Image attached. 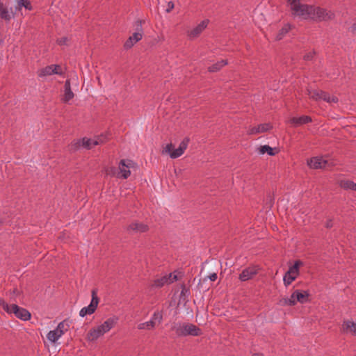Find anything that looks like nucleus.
<instances>
[{
    "label": "nucleus",
    "instance_id": "obj_1",
    "mask_svg": "<svg viewBox=\"0 0 356 356\" xmlns=\"http://www.w3.org/2000/svg\"><path fill=\"white\" fill-rule=\"evenodd\" d=\"M293 17L302 19L327 21L334 17V14L324 8L304 3L301 0H287Z\"/></svg>",
    "mask_w": 356,
    "mask_h": 356
},
{
    "label": "nucleus",
    "instance_id": "obj_2",
    "mask_svg": "<svg viewBox=\"0 0 356 356\" xmlns=\"http://www.w3.org/2000/svg\"><path fill=\"white\" fill-rule=\"evenodd\" d=\"M118 321L117 318H109L105 321L102 324L91 329L87 334V339L90 341L97 340L100 337L103 336L105 333L110 331Z\"/></svg>",
    "mask_w": 356,
    "mask_h": 356
},
{
    "label": "nucleus",
    "instance_id": "obj_3",
    "mask_svg": "<svg viewBox=\"0 0 356 356\" xmlns=\"http://www.w3.org/2000/svg\"><path fill=\"white\" fill-rule=\"evenodd\" d=\"M172 330L179 337L199 336L202 334L201 330L197 326L189 323L179 322L174 323Z\"/></svg>",
    "mask_w": 356,
    "mask_h": 356
},
{
    "label": "nucleus",
    "instance_id": "obj_4",
    "mask_svg": "<svg viewBox=\"0 0 356 356\" xmlns=\"http://www.w3.org/2000/svg\"><path fill=\"white\" fill-rule=\"evenodd\" d=\"M188 143L189 138H185L181 142L178 148H175L172 144H168L165 147L163 152L169 154L172 159H177L184 154L188 147Z\"/></svg>",
    "mask_w": 356,
    "mask_h": 356
},
{
    "label": "nucleus",
    "instance_id": "obj_5",
    "mask_svg": "<svg viewBox=\"0 0 356 356\" xmlns=\"http://www.w3.org/2000/svg\"><path fill=\"white\" fill-rule=\"evenodd\" d=\"M3 308L8 313L14 314L17 318L23 321H27L31 317V314L26 309L19 307L15 304L8 305L3 302Z\"/></svg>",
    "mask_w": 356,
    "mask_h": 356
},
{
    "label": "nucleus",
    "instance_id": "obj_6",
    "mask_svg": "<svg viewBox=\"0 0 356 356\" xmlns=\"http://www.w3.org/2000/svg\"><path fill=\"white\" fill-rule=\"evenodd\" d=\"M105 140L106 137L104 136H99L94 139L84 138L81 140H79L74 143V149L79 148L80 146H83L87 149H90L95 145L103 143Z\"/></svg>",
    "mask_w": 356,
    "mask_h": 356
},
{
    "label": "nucleus",
    "instance_id": "obj_7",
    "mask_svg": "<svg viewBox=\"0 0 356 356\" xmlns=\"http://www.w3.org/2000/svg\"><path fill=\"white\" fill-rule=\"evenodd\" d=\"M99 298L97 296L96 291L93 290L92 291V300L90 304L87 306L83 307L79 312V316L81 317H84L86 315H90L93 314L98 305Z\"/></svg>",
    "mask_w": 356,
    "mask_h": 356
},
{
    "label": "nucleus",
    "instance_id": "obj_8",
    "mask_svg": "<svg viewBox=\"0 0 356 356\" xmlns=\"http://www.w3.org/2000/svg\"><path fill=\"white\" fill-rule=\"evenodd\" d=\"M137 32L134 33L131 35L129 39L124 43V47L126 49H129L134 46L137 42L140 40L143 37V31H142V23L141 21H138L137 22Z\"/></svg>",
    "mask_w": 356,
    "mask_h": 356
},
{
    "label": "nucleus",
    "instance_id": "obj_9",
    "mask_svg": "<svg viewBox=\"0 0 356 356\" xmlns=\"http://www.w3.org/2000/svg\"><path fill=\"white\" fill-rule=\"evenodd\" d=\"M134 165V163L131 160H121L119 163L118 168L120 172L118 175V177L123 179L128 178L131 174L130 168H132Z\"/></svg>",
    "mask_w": 356,
    "mask_h": 356
},
{
    "label": "nucleus",
    "instance_id": "obj_10",
    "mask_svg": "<svg viewBox=\"0 0 356 356\" xmlns=\"http://www.w3.org/2000/svg\"><path fill=\"white\" fill-rule=\"evenodd\" d=\"M63 69L60 65H51L44 68H42L38 72V76L40 77H44L52 74H63Z\"/></svg>",
    "mask_w": 356,
    "mask_h": 356
},
{
    "label": "nucleus",
    "instance_id": "obj_11",
    "mask_svg": "<svg viewBox=\"0 0 356 356\" xmlns=\"http://www.w3.org/2000/svg\"><path fill=\"white\" fill-rule=\"evenodd\" d=\"M308 165L314 169L327 168L330 166V162L323 157L316 156L307 162Z\"/></svg>",
    "mask_w": 356,
    "mask_h": 356
},
{
    "label": "nucleus",
    "instance_id": "obj_12",
    "mask_svg": "<svg viewBox=\"0 0 356 356\" xmlns=\"http://www.w3.org/2000/svg\"><path fill=\"white\" fill-rule=\"evenodd\" d=\"M147 229V225L138 221L131 222L127 227V232L131 234L143 233L146 232Z\"/></svg>",
    "mask_w": 356,
    "mask_h": 356
},
{
    "label": "nucleus",
    "instance_id": "obj_13",
    "mask_svg": "<svg viewBox=\"0 0 356 356\" xmlns=\"http://www.w3.org/2000/svg\"><path fill=\"white\" fill-rule=\"evenodd\" d=\"M209 20H203L199 24H197L194 29H193L189 33L188 36L190 38H195L197 37L207 26Z\"/></svg>",
    "mask_w": 356,
    "mask_h": 356
},
{
    "label": "nucleus",
    "instance_id": "obj_14",
    "mask_svg": "<svg viewBox=\"0 0 356 356\" xmlns=\"http://www.w3.org/2000/svg\"><path fill=\"white\" fill-rule=\"evenodd\" d=\"M258 269L256 267H248L244 269L239 275L241 281H247L253 277L257 273Z\"/></svg>",
    "mask_w": 356,
    "mask_h": 356
},
{
    "label": "nucleus",
    "instance_id": "obj_15",
    "mask_svg": "<svg viewBox=\"0 0 356 356\" xmlns=\"http://www.w3.org/2000/svg\"><path fill=\"white\" fill-rule=\"evenodd\" d=\"M272 128V126L268 124H261L258 125L257 127H251L248 130V134L250 135L258 134L260 133L266 132L270 130Z\"/></svg>",
    "mask_w": 356,
    "mask_h": 356
},
{
    "label": "nucleus",
    "instance_id": "obj_16",
    "mask_svg": "<svg viewBox=\"0 0 356 356\" xmlns=\"http://www.w3.org/2000/svg\"><path fill=\"white\" fill-rule=\"evenodd\" d=\"M74 95L71 90L70 80H67L64 86V94L62 97V101L64 103H68L72 99H73Z\"/></svg>",
    "mask_w": 356,
    "mask_h": 356
},
{
    "label": "nucleus",
    "instance_id": "obj_17",
    "mask_svg": "<svg viewBox=\"0 0 356 356\" xmlns=\"http://www.w3.org/2000/svg\"><path fill=\"white\" fill-rule=\"evenodd\" d=\"M177 280V276L172 275L170 274L169 277L164 276L160 279H157L154 281V286L156 287H161L164 284H168L173 282Z\"/></svg>",
    "mask_w": 356,
    "mask_h": 356
},
{
    "label": "nucleus",
    "instance_id": "obj_18",
    "mask_svg": "<svg viewBox=\"0 0 356 356\" xmlns=\"http://www.w3.org/2000/svg\"><path fill=\"white\" fill-rule=\"evenodd\" d=\"M14 16L12 9L9 10L3 3L0 2V17L5 21H10Z\"/></svg>",
    "mask_w": 356,
    "mask_h": 356
},
{
    "label": "nucleus",
    "instance_id": "obj_19",
    "mask_svg": "<svg viewBox=\"0 0 356 356\" xmlns=\"http://www.w3.org/2000/svg\"><path fill=\"white\" fill-rule=\"evenodd\" d=\"M312 122V118L307 115H302L299 118L293 117L289 122L294 126H299Z\"/></svg>",
    "mask_w": 356,
    "mask_h": 356
},
{
    "label": "nucleus",
    "instance_id": "obj_20",
    "mask_svg": "<svg viewBox=\"0 0 356 356\" xmlns=\"http://www.w3.org/2000/svg\"><path fill=\"white\" fill-rule=\"evenodd\" d=\"M302 265V261L299 260L296 261L294 264L289 267L288 271L286 273H287L289 275L294 277L295 278H297L299 275V268Z\"/></svg>",
    "mask_w": 356,
    "mask_h": 356
},
{
    "label": "nucleus",
    "instance_id": "obj_21",
    "mask_svg": "<svg viewBox=\"0 0 356 356\" xmlns=\"http://www.w3.org/2000/svg\"><path fill=\"white\" fill-rule=\"evenodd\" d=\"M342 327L344 332H350L356 335V322L355 323L349 321H344Z\"/></svg>",
    "mask_w": 356,
    "mask_h": 356
},
{
    "label": "nucleus",
    "instance_id": "obj_22",
    "mask_svg": "<svg viewBox=\"0 0 356 356\" xmlns=\"http://www.w3.org/2000/svg\"><path fill=\"white\" fill-rule=\"evenodd\" d=\"M295 291V295H296V301L297 302H300V303H305L306 302H307L308 300V297H309V293L306 291H301L300 290H296L294 291Z\"/></svg>",
    "mask_w": 356,
    "mask_h": 356
},
{
    "label": "nucleus",
    "instance_id": "obj_23",
    "mask_svg": "<svg viewBox=\"0 0 356 356\" xmlns=\"http://www.w3.org/2000/svg\"><path fill=\"white\" fill-rule=\"evenodd\" d=\"M63 335L56 330L49 331L47 334V339L51 343H56Z\"/></svg>",
    "mask_w": 356,
    "mask_h": 356
},
{
    "label": "nucleus",
    "instance_id": "obj_24",
    "mask_svg": "<svg viewBox=\"0 0 356 356\" xmlns=\"http://www.w3.org/2000/svg\"><path fill=\"white\" fill-rule=\"evenodd\" d=\"M295 295V291L291 294V297L289 298H284L280 301L282 305H289L293 306L297 303L296 298Z\"/></svg>",
    "mask_w": 356,
    "mask_h": 356
},
{
    "label": "nucleus",
    "instance_id": "obj_25",
    "mask_svg": "<svg viewBox=\"0 0 356 356\" xmlns=\"http://www.w3.org/2000/svg\"><path fill=\"white\" fill-rule=\"evenodd\" d=\"M325 92L315 90H308V95L310 98L314 100H318L323 99V94H325Z\"/></svg>",
    "mask_w": 356,
    "mask_h": 356
},
{
    "label": "nucleus",
    "instance_id": "obj_26",
    "mask_svg": "<svg viewBox=\"0 0 356 356\" xmlns=\"http://www.w3.org/2000/svg\"><path fill=\"white\" fill-rule=\"evenodd\" d=\"M70 325L66 321H63L58 323L56 330L59 332V334L63 335L65 332L67 331Z\"/></svg>",
    "mask_w": 356,
    "mask_h": 356
},
{
    "label": "nucleus",
    "instance_id": "obj_27",
    "mask_svg": "<svg viewBox=\"0 0 356 356\" xmlns=\"http://www.w3.org/2000/svg\"><path fill=\"white\" fill-rule=\"evenodd\" d=\"M155 327L153 321H149L147 322L141 323L138 325V329L139 330H150Z\"/></svg>",
    "mask_w": 356,
    "mask_h": 356
},
{
    "label": "nucleus",
    "instance_id": "obj_28",
    "mask_svg": "<svg viewBox=\"0 0 356 356\" xmlns=\"http://www.w3.org/2000/svg\"><path fill=\"white\" fill-rule=\"evenodd\" d=\"M227 64V61L225 60H222L213 65H212L211 66H210L209 67V70L210 72H217L218 71L221 67H222L223 66H225V65Z\"/></svg>",
    "mask_w": 356,
    "mask_h": 356
},
{
    "label": "nucleus",
    "instance_id": "obj_29",
    "mask_svg": "<svg viewBox=\"0 0 356 356\" xmlns=\"http://www.w3.org/2000/svg\"><path fill=\"white\" fill-rule=\"evenodd\" d=\"M290 29H291L290 24L284 25V27H282V29L280 31L279 33L276 35V38H275L276 40H280L282 39L284 35L285 34H286L289 31Z\"/></svg>",
    "mask_w": 356,
    "mask_h": 356
},
{
    "label": "nucleus",
    "instance_id": "obj_30",
    "mask_svg": "<svg viewBox=\"0 0 356 356\" xmlns=\"http://www.w3.org/2000/svg\"><path fill=\"white\" fill-rule=\"evenodd\" d=\"M151 321H153L154 323V325L156 326V323H161L163 321V315L162 313L160 312H155L151 319Z\"/></svg>",
    "mask_w": 356,
    "mask_h": 356
},
{
    "label": "nucleus",
    "instance_id": "obj_31",
    "mask_svg": "<svg viewBox=\"0 0 356 356\" xmlns=\"http://www.w3.org/2000/svg\"><path fill=\"white\" fill-rule=\"evenodd\" d=\"M259 153L264 154L267 153L270 156H273L275 154L273 148H271L268 145H263L259 147Z\"/></svg>",
    "mask_w": 356,
    "mask_h": 356
},
{
    "label": "nucleus",
    "instance_id": "obj_32",
    "mask_svg": "<svg viewBox=\"0 0 356 356\" xmlns=\"http://www.w3.org/2000/svg\"><path fill=\"white\" fill-rule=\"evenodd\" d=\"M339 186L346 190H351L353 181L348 179H341L339 182Z\"/></svg>",
    "mask_w": 356,
    "mask_h": 356
},
{
    "label": "nucleus",
    "instance_id": "obj_33",
    "mask_svg": "<svg viewBox=\"0 0 356 356\" xmlns=\"http://www.w3.org/2000/svg\"><path fill=\"white\" fill-rule=\"evenodd\" d=\"M323 100L327 102V103L332 104V103H337L338 102V98L335 96H330L329 94L325 92V94H323Z\"/></svg>",
    "mask_w": 356,
    "mask_h": 356
},
{
    "label": "nucleus",
    "instance_id": "obj_34",
    "mask_svg": "<svg viewBox=\"0 0 356 356\" xmlns=\"http://www.w3.org/2000/svg\"><path fill=\"white\" fill-rule=\"evenodd\" d=\"M296 278L294 277H292L291 275H289L287 273H285L284 277H283V282L286 286H289L293 281H294Z\"/></svg>",
    "mask_w": 356,
    "mask_h": 356
},
{
    "label": "nucleus",
    "instance_id": "obj_35",
    "mask_svg": "<svg viewBox=\"0 0 356 356\" xmlns=\"http://www.w3.org/2000/svg\"><path fill=\"white\" fill-rule=\"evenodd\" d=\"M17 3L19 8L24 7L29 9V1L28 0H17Z\"/></svg>",
    "mask_w": 356,
    "mask_h": 356
},
{
    "label": "nucleus",
    "instance_id": "obj_36",
    "mask_svg": "<svg viewBox=\"0 0 356 356\" xmlns=\"http://www.w3.org/2000/svg\"><path fill=\"white\" fill-rule=\"evenodd\" d=\"M67 38L65 37L61 38L57 40V42L59 45L66 44Z\"/></svg>",
    "mask_w": 356,
    "mask_h": 356
},
{
    "label": "nucleus",
    "instance_id": "obj_37",
    "mask_svg": "<svg viewBox=\"0 0 356 356\" xmlns=\"http://www.w3.org/2000/svg\"><path fill=\"white\" fill-rule=\"evenodd\" d=\"M173 8H174V3L172 1L168 2L166 12L170 13Z\"/></svg>",
    "mask_w": 356,
    "mask_h": 356
},
{
    "label": "nucleus",
    "instance_id": "obj_38",
    "mask_svg": "<svg viewBox=\"0 0 356 356\" xmlns=\"http://www.w3.org/2000/svg\"><path fill=\"white\" fill-rule=\"evenodd\" d=\"M211 281H216L217 280V274L213 273L209 276Z\"/></svg>",
    "mask_w": 356,
    "mask_h": 356
},
{
    "label": "nucleus",
    "instance_id": "obj_39",
    "mask_svg": "<svg viewBox=\"0 0 356 356\" xmlns=\"http://www.w3.org/2000/svg\"><path fill=\"white\" fill-rule=\"evenodd\" d=\"M325 226H326L327 228H330V227H332L333 226V223H332V220H328L326 222Z\"/></svg>",
    "mask_w": 356,
    "mask_h": 356
},
{
    "label": "nucleus",
    "instance_id": "obj_40",
    "mask_svg": "<svg viewBox=\"0 0 356 356\" xmlns=\"http://www.w3.org/2000/svg\"><path fill=\"white\" fill-rule=\"evenodd\" d=\"M350 31L352 32H356V22L350 26Z\"/></svg>",
    "mask_w": 356,
    "mask_h": 356
},
{
    "label": "nucleus",
    "instance_id": "obj_41",
    "mask_svg": "<svg viewBox=\"0 0 356 356\" xmlns=\"http://www.w3.org/2000/svg\"><path fill=\"white\" fill-rule=\"evenodd\" d=\"M312 54H307V55L305 56V60H310V59H312Z\"/></svg>",
    "mask_w": 356,
    "mask_h": 356
},
{
    "label": "nucleus",
    "instance_id": "obj_42",
    "mask_svg": "<svg viewBox=\"0 0 356 356\" xmlns=\"http://www.w3.org/2000/svg\"><path fill=\"white\" fill-rule=\"evenodd\" d=\"M351 190L356 191V183L353 182Z\"/></svg>",
    "mask_w": 356,
    "mask_h": 356
},
{
    "label": "nucleus",
    "instance_id": "obj_43",
    "mask_svg": "<svg viewBox=\"0 0 356 356\" xmlns=\"http://www.w3.org/2000/svg\"><path fill=\"white\" fill-rule=\"evenodd\" d=\"M252 356H263V355L260 354V353H256V354H254Z\"/></svg>",
    "mask_w": 356,
    "mask_h": 356
},
{
    "label": "nucleus",
    "instance_id": "obj_44",
    "mask_svg": "<svg viewBox=\"0 0 356 356\" xmlns=\"http://www.w3.org/2000/svg\"><path fill=\"white\" fill-rule=\"evenodd\" d=\"M2 42H3V40H2L1 37L0 36V44L2 43Z\"/></svg>",
    "mask_w": 356,
    "mask_h": 356
}]
</instances>
